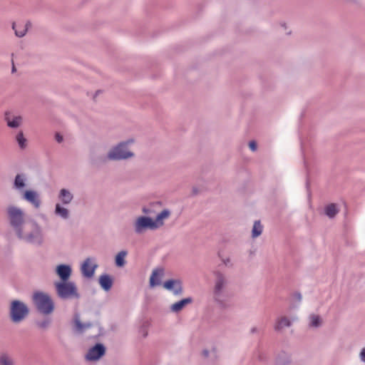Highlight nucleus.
Here are the masks:
<instances>
[{"label":"nucleus","mask_w":365,"mask_h":365,"mask_svg":"<svg viewBox=\"0 0 365 365\" xmlns=\"http://www.w3.org/2000/svg\"><path fill=\"white\" fill-rule=\"evenodd\" d=\"M16 236L23 242L35 246H41L45 240L43 227L34 220L27 221Z\"/></svg>","instance_id":"nucleus-1"},{"label":"nucleus","mask_w":365,"mask_h":365,"mask_svg":"<svg viewBox=\"0 0 365 365\" xmlns=\"http://www.w3.org/2000/svg\"><path fill=\"white\" fill-rule=\"evenodd\" d=\"M214 275L213 300L220 307L226 308L228 306L229 280L225 274L219 271L215 272Z\"/></svg>","instance_id":"nucleus-2"},{"label":"nucleus","mask_w":365,"mask_h":365,"mask_svg":"<svg viewBox=\"0 0 365 365\" xmlns=\"http://www.w3.org/2000/svg\"><path fill=\"white\" fill-rule=\"evenodd\" d=\"M133 143L134 140L130 138L117 143L110 148L106 159L109 161H121L132 158L134 157V153L128 147Z\"/></svg>","instance_id":"nucleus-3"},{"label":"nucleus","mask_w":365,"mask_h":365,"mask_svg":"<svg viewBox=\"0 0 365 365\" xmlns=\"http://www.w3.org/2000/svg\"><path fill=\"white\" fill-rule=\"evenodd\" d=\"M6 215L15 235L27 223L25 219L26 214L21 207L10 205L6 209Z\"/></svg>","instance_id":"nucleus-4"},{"label":"nucleus","mask_w":365,"mask_h":365,"mask_svg":"<svg viewBox=\"0 0 365 365\" xmlns=\"http://www.w3.org/2000/svg\"><path fill=\"white\" fill-rule=\"evenodd\" d=\"M33 302L38 312L48 315L54 310V302L50 295L43 292H36L32 296Z\"/></svg>","instance_id":"nucleus-5"},{"label":"nucleus","mask_w":365,"mask_h":365,"mask_svg":"<svg viewBox=\"0 0 365 365\" xmlns=\"http://www.w3.org/2000/svg\"><path fill=\"white\" fill-rule=\"evenodd\" d=\"M58 297L62 299H78L80 295L74 282H57L54 284Z\"/></svg>","instance_id":"nucleus-6"},{"label":"nucleus","mask_w":365,"mask_h":365,"mask_svg":"<svg viewBox=\"0 0 365 365\" xmlns=\"http://www.w3.org/2000/svg\"><path fill=\"white\" fill-rule=\"evenodd\" d=\"M133 227L136 235H143L147 230H156L153 220L148 216L140 215L135 218Z\"/></svg>","instance_id":"nucleus-7"},{"label":"nucleus","mask_w":365,"mask_h":365,"mask_svg":"<svg viewBox=\"0 0 365 365\" xmlns=\"http://www.w3.org/2000/svg\"><path fill=\"white\" fill-rule=\"evenodd\" d=\"M28 314L29 309L23 302L14 300L11 302L10 307V317L14 322H20Z\"/></svg>","instance_id":"nucleus-8"},{"label":"nucleus","mask_w":365,"mask_h":365,"mask_svg":"<svg viewBox=\"0 0 365 365\" xmlns=\"http://www.w3.org/2000/svg\"><path fill=\"white\" fill-rule=\"evenodd\" d=\"M98 265L94 257H87L84 259L81 266L82 275L86 278H92Z\"/></svg>","instance_id":"nucleus-9"},{"label":"nucleus","mask_w":365,"mask_h":365,"mask_svg":"<svg viewBox=\"0 0 365 365\" xmlns=\"http://www.w3.org/2000/svg\"><path fill=\"white\" fill-rule=\"evenodd\" d=\"M22 199L29 202L36 210H38L42 204L41 196L36 190H24Z\"/></svg>","instance_id":"nucleus-10"},{"label":"nucleus","mask_w":365,"mask_h":365,"mask_svg":"<svg viewBox=\"0 0 365 365\" xmlns=\"http://www.w3.org/2000/svg\"><path fill=\"white\" fill-rule=\"evenodd\" d=\"M106 348L102 344H96L94 346L88 349L85 358L87 361H93L98 360L105 354Z\"/></svg>","instance_id":"nucleus-11"},{"label":"nucleus","mask_w":365,"mask_h":365,"mask_svg":"<svg viewBox=\"0 0 365 365\" xmlns=\"http://www.w3.org/2000/svg\"><path fill=\"white\" fill-rule=\"evenodd\" d=\"M163 287L176 296L182 294L183 291L182 283L178 279H168L164 282Z\"/></svg>","instance_id":"nucleus-12"},{"label":"nucleus","mask_w":365,"mask_h":365,"mask_svg":"<svg viewBox=\"0 0 365 365\" xmlns=\"http://www.w3.org/2000/svg\"><path fill=\"white\" fill-rule=\"evenodd\" d=\"M93 327V324L90 322L82 323L78 314H76L73 318V331L76 334H81L88 329Z\"/></svg>","instance_id":"nucleus-13"},{"label":"nucleus","mask_w":365,"mask_h":365,"mask_svg":"<svg viewBox=\"0 0 365 365\" xmlns=\"http://www.w3.org/2000/svg\"><path fill=\"white\" fill-rule=\"evenodd\" d=\"M56 272L61 279V282L68 281L70 278L72 269L70 265L59 264L56 268Z\"/></svg>","instance_id":"nucleus-14"},{"label":"nucleus","mask_w":365,"mask_h":365,"mask_svg":"<svg viewBox=\"0 0 365 365\" xmlns=\"http://www.w3.org/2000/svg\"><path fill=\"white\" fill-rule=\"evenodd\" d=\"M64 205L60 202L56 203L53 213L57 217L66 221L70 218V211Z\"/></svg>","instance_id":"nucleus-15"},{"label":"nucleus","mask_w":365,"mask_h":365,"mask_svg":"<svg viewBox=\"0 0 365 365\" xmlns=\"http://www.w3.org/2000/svg\"><path fill=\"white\" fill-rule=\"evenodd\" d=\"M27 178L24 173L17 174L14 180L13 188L19 192H23L26 185Z\"/></svg>","instance_id":"nucleus-16"},{"label":"nucleus","mask_w":365,"mask_h":365,"mask_svg":"<svg viewBox=\"0 0 365 365\" xmlns=\"http://www.w3.org/2000/svg\"><path fill=\"white\" fill-rule=\"evenodd\" d=\"M5 120L9 128H17L21 125L23 119L20 115H12L11 113L6 112L5 113Z\"/></svg>","instance_id":"nucleus-17"},{"label":"nucleus","mask_w":365,"mask_h":365,"mask_svg":"<svg viewBox=\"0 0 365 365\" xmlns=\"http://www.w3.org/2000/svg\"><path fill=\"white\" fill-rule=\"evenodd\" d=\"M58 199L62 205H69L73 200V193L66 188H62L59 190Z\"/></svg>","instance_id":"nucleus-18"},{"label":"nucleus","mask_w":365,"mask_h":365,"mask_svg":"<svg viewBox=\"0 0 365 365\" xmlns=\"http://www.w3.org/2000/svg\"><path fill=\"white\" fill-rule=\"evenodd\" d=\"M297 317H293L292 319L287 317H281L277 318L274 324V330L280 331L285 327H289L292 326V322L296 321Z\"/></svg>","instance_id":"nucleus-19"},{"label":"nucleus","mask_w":365,"mask_h":365,"mask_svg":"<svg viewBox=\"0 0 365 365\" xmlns=\"http://www.w3.org/2000/svg\"><path fill=\"white\" fill-rule=\"evenodd\" d=\"M193 302V299L190 297L182 299L174 304H173L170 309L173 313H178L182 310L185 306L191 304Z\"/></svg>","instance_id":"nucleus-20"},{"label":"nucleus","mask_w":365,"mask_h":365,"mask_svg":"<svg viewBox=\"0 0 365 365\" xmlns=\"http://www.w3.org/2000/svg\"><path fill=\"white\" fill-rule=\"evenodd\" d=\"M170 216V211L168 209H164L160 212H159L156 215L155 219L153 220L155 230L162 227L164 225V220L169 218Z\"/></svg>","instance_id":"nucleus-21"},{"label":"nucleus","mask_w":365,"mask_h":365,"mask_svg":"<svg viewBox=\"0 0 365 365\" xmlns=\"http://www.w3.org/2000/svg\"><path fill=\"white\" fill-rule=\"evenodd\" d=\"M98 282L101 287L106 292L109 291L113 286V279L110 276L107 274H101L99 277Z\"/></svg>","instance_id":"nucleus-22"},{"label":"nucleus","mask_w":365,"mask_h":365,"mask_svg":"<svg viewBox=\"0 0 365 365\" xmlns=\"http://www.w3.org/2000/svg\"><path fill=\"white\" fill-rule=\"evenodd\" d=\"M163 274V270L161 269H157L153 271V273L150 278V287H155L160 284V277Z\"/></svg>","instance_id":"nucleus-23"},{"label":"nucleus","mask_w":365,"mask_h":365,"mask_svg":"<svg viewBox=\"0 0 365 365\" xmlns=\"http://www.w3.org/2000/svg\"><path fill=\"white\" fill-rule=\"evenodd\" d=\"M324 212L327 217L333 218L339 212V210L335 204L331 203L325 207Z\"/></svg>","instance_id":"nucleus-24"},{"label":"nucleus","mask_w":365,"mask_h":365,"mask_svg":"<svg viewBox=\"0 0 365 365\" xmlns=\"http://www.w3.org/2000/svg\"><path fill=\"white\" fill-rule=\"evenodd\" d=\"M309 325L311 327L318 328L322 324V319L319 315L312 314L309 317Z\"/></svg>","instance_id":"nucleus-25"},{"label":"nucleus","mask_w":365,"mask_h":365,"mask_svg":"<svg viewBox=\"0 0 365 365\" xmlns=\"http://www.w3.org/2000/svg\"><path fill=\"white\" fill-rule=\"evenodd\" d=\"M127 255V252L122 250L119 252L115 256V264L117 267H123L125 264V257Z\"/></svg>","instance_id":"nucleus-26"},{"label":"nucleus","mask_w":365,"mask_h":365,"mask_svg":"<svg viewBox=\"0 0 365 365\" xmlns=\"http://www.w3.org/2000/svg\"><path fill=\"white\" fill-rule=\"evenodd\" d=\"M16 140L21 149H25L27 145V140L24 135L22 131H19L16 135Z\"/></svg>","instance_id":"nucleus-27"},{"label":"nucleus","mask_w":365,"mask_h":365,"mask_svg":"<svg viewBox=\"0 0 365 365\" xmlns=\"http://www.w3.org/2000/svg\"><path fill=\"white\" fill-rule=\"evenodd\" d=\"M263 227L259 221H255L254 222L252 230V237L256 238L259 237L262 232Z\"/></svg>","instance_id":"nucleus-28"},{"label":"nucleus","mask_w":365,"mask_h":365,"mask_svg":"<svg viewBox=\"0 0 365 365\" xmlns=\"http://www.w3.org/2000/svg\"><path fill=\"white\" fill-rule=\"evenodd\" d=\"M0 365H14V359L8 354H1L0 355Z\"/></svg>","instance_id":"nucleus-29"},{"label":"nucleus","mask_w":365,"mask_h":365,"mask_svg":"<svg viewBox=\"0 0 365 365\" xmlns=\"http://www.w3.org/2000/svg\"><path fill=\"white\" fill-rule=\"evenodd\" d=\"M13 29L15 31V34L18 37H23L26 33V29L23 27L21 29H17V25L16 24H13L12 26Z\"/></svg>","instance_id":"nucleus-30"},{"label":"nucleus","mask_w":365,"mask_h":365,"mask_svg":"<svg viewBox=\"0 0 365 365\" xmlns=\"http://www.w3.org/2000/svg\"><path fill=\"white\" fill-rule=\"evenodd\" d=\"M37 326L41 329H46L48 327V326L51 324V319H45L42 321L37 322Z\"/></svg>","instance_id":"nucleus-31"},{"label":"nucleus","mask_w":365,"mask_h":365,"mask_svg":"<svg viewBox=\"0 0 365 365\" xmlns=\"http://www.w3.org/2000/svg\"><path fill=\"white\" fill-rule=\"evenodd\" d=\"M148 324L144 323L143 324H142L140 326V327L139 329V334H141L143 338L147 337V336L148 334Z\"/></svg>","instance_id":"nucleus-32"},{"label":"nucleus","mask_w":365,"mask_h":365,"mask_svg":"<svg viewBox=\"0 0 365 365\" xmlns=\"http://www.w3.org/2000/svg\"><path fill=\"white\" fill-rule=\"evenodd\" d=\"M222 262L225 267H232V263L231 259L230 257L222 258Z\"/></svg>","instance_id":"nucleus-33"},{"label":"nucleus","mask_w":365,"mask_h":365,"mask_svg":"<svg viewBox=\"0 0 365 365\" xmlns=\"http://www.w3.org/2000/svg\"><path fill=\"white\" fill-rule=\"evenodd\" d=\"M55 139L58 143H61L63 140V137L59 133H56L55 135Z\"/></svg>","instance_id":"nucleus-34"},{"label":"nucleus","mask_w":365,"mask_h":365,"mask_svg":"<svg viewBox=\"0 0 365 365\" xmlns=\"http://www.w3.org/2000/svg\"><path fill=\"white\" fill-rule=\"evenodd\" d=\"M249 147L252 151H255L257 150V143L255 141H250L249 143Z\"/></svg>","instance_id":"nucleus-35"},{"label":"nucleus","mask_w":365,"mask_h":365,"mask_svg":"<svg viewBox=\"0 0 365 365\" xmlns=\"http://www.w3.org/2000/svg\"><path fill=\"white\" fill-rule=\"evenodd\" d=\"M359 358L361 361L365 363V347L361 350L359 354Z\"/></svg>","instance_id":"nucleus-36"},{"label":"nucleus","mask_w":365,"mask_h":365,"mask_svg":"<svg viewBox=\"0 0 365 365\" xmlns=\"http://www.w3.org/2000/svg\"><path fill=\"white\" fill-rule=\"evenodd\" d=\"M294 298L298 300L299 302H301L302 297V294L299 292L294 294Z\"/></svg>","instance_id":"nucleus-37"},{"label":"nucleus","mask_w":365,"mask_h":365,"mask_svg":"<svg viewBox=\"0 0 365 365\" xmlns=\"http://www.w3.org/2000/svg\"><path fill=\"white\" fill-rule=\"evenodd\" d=\"M259 332V329L257 327H253L250 329L251 334H256Z\"/></svg>","instance_id":"nucleus-38"},{"label":"nucleus","mask_w":365,"mask_h":365,"mask_svg":"<svg viewBox=\"0 0 365 365\" xmlns=\"http://www.w3.org/2000/svg\"><path fill=\"white\" fill-rule=\"evenodd\" d=\"M143 212L145 213V214H150V210L149 208L146 207H144L142 210Z\"/></svg>","instance_id":"nucleus-39"},{"label":"nucleus","mask_w":365,"mask_h":365,"mask_svg":"<svg viewBox=\"0 0 365 365\" xmlns=\"http://www.w3.org/2000/svg\"><path fill=\"white\" fill-rule=\"evenodd\" d=\"M280 26L284 28V29H287V24L285 23H281Z\"/></svg>","instance_id":"nucleus-40"},{"label":"nucleus","mask_w":365,"mask_h":365,"mask_svg":"<svg viewBox=\"0 0 365 365\" xmlns=\"http://www.w3.org/2000/svg\"><path fill=\"white\" fill-rule=\"evenodd\" d=\"M15 71H16V68H15L14 66H13V67H12V73H14Z\"/></svg>","instance_id":"nucleus-41"}]
</instances>
